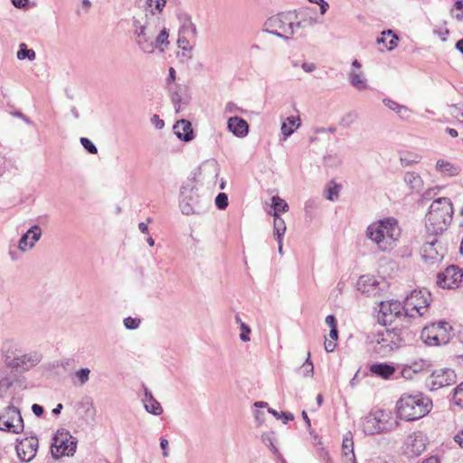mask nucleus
<instances>
[{
    "mask_svg": "<svg viewBox=\"0 0 463 463\" xmlns=\"http://www.w3.org/2000/svg\"><path fill=\"white\" fill-rule=\"evenodd\" d=\"M366 236L380 251L392 250L401 237V228L394 218L379 220L367 227Z\"/></svg>",
    "mask_w": 463,
    "mask_h": 463,
    "instance_id": "nucleus-1",
    "label": "nucleus"
},
{
    "mask_svg": "<svg viewBox=\"0 0 463 463\" xmlns=\"http://www.w3.org/2000/svg\"><path fill=\"white\" fill-rule=\"evenodd\" d=\"M453 216L452 203L449 198L434 200L425 217V229L430 236H438L448 230Z\"/></svg>",
    "mask_w": 463,
    "mask_h": 463,
    "instance_id": "nucleus-2",
    "label": "nucleus"
},
{
    "mask_svg": "<svg viewBox=\"0 0 463 463\" xmlns=\"http://www.w3.org/2000/svg\"><path fill=\"white\" fill-rule=\"evenodd\" d=\"M295 18L296 14L292 12L278 14L267 19L263 24V31L284 40H289L296 29L312 26L315 23L311 18L295 23Z\"/></svg>",
    "mask_w": 463,
    "mask_h": 463,
    "instance_id": "nucleus-3",
    "label": "nucleus"
},
{
    "mask_svg": "<svg viewBox=\"0 0 463 463\" xmlns=\"http://www.w3.org/2000/svg\"><path fill=\"white\" fill-rule=\"evenodd\" d=\"M432 409V401L422 392L403 394L397 402L398 416L407 421L419 420Z\"/></svg>",
    "mask_w": 463,
    "mask_h": 463,
    "instance_id": "nucleus-4",
    "label": "nucleus"
},
{
    "mask_svg": "<svg viewBox=\"0 0 463 463\" xmlns=\"http://www.w3.org/2000/svg\"><path fill=\"white\" fill-rule=\"evenodd\" d=\"M410 335L411 332L408 329L395 327L373 333L368 339L374 351L385 356L402 345L410 337Z\"/></svg>",
    "mask_w": 463,
    "mask_h": 463,
    "instance_id": "nucleus-5",
    "label": "nucleus"
},
{
    "mask_svg": "<svg viewBox=\"0 0 463 463\" xmlns=\"http://www.w3.org/2000/svg\"><path fill=\"white\" fill-rule=\"evenodd\" d=\"M160 27V18L153 9L146 12L145 21L134 19V34L138 48L145 53H153V40Z\"/></svg>",
    "mask_w": 463,
    "mask_h": 463,
    "instance_id": "nucleus-6",
    "label": "nucleus"
},
{
    "mask_svg": "<svg viewBox=\"0 0 463 463\" xmlns=\"http://www.w3.org/2000/svg\"><path fill=\"white\" fill-rule=\"evenodd\" d=\"M179 199V206L183 214H200L204 212V204L200 199L193 182L188 181L181 186Z\"/></svg>",
    "mask_w": 463,
    "mask_h": 463,
    "instance_id": "nucleus-7",
    "label": "nucleus"
},
{
    "mask_svg": "<svg viewBox=\"0 0 463 463\" xmlns=\"http://www.w3.org/2000/svg\"><path fill=\"white\" fill-rule=\"evenodd\" d=\"M430 303V293L427 289H415L404 299V315L410 317H422L428 311Z\"/></svg>",
    "mask_w": 463,
    "mask_h": 463,
    "instance_id": "nucleus-8",
    "label": "nucleus"
},
{
    "mask_svg": "<svg viewBox=\"0 0 463 463\" xmlns=\"http://www.w3.org/2000/svg\"><path fill=\"white\" fill-rule=\"evenodd\" d=\"M16 398L13 397L11 403L0 411V430L14 434L24 431V424L20 410L14 406Z\"/></svg>",
    "mask_w": 463,
    "mask_h": 463,
    "instance_id": "nucleus-9",
    "label": "nucleus"
},
{
    "mask_svg": "<svg viewBox=\"0 0 463 463\" xmlns=\"http://www.w3.org/2000/svg\"><path fill=\"white\" fill-rule=\"evenodd\" d=\"M77 440L66 430H59L53 437L51 454L54 459L63 456H71L76 451Z\"/></svg>",
    "mask_w": 463,
    "mask_h": 463,
    "instance_id": "nucleus-10",
    "label": "nucleus"
},
{
    "mask_svg": "<svg viewBox=\"0 0 463 463\" xmlns=\"http://www.w3.org/2000/svg\"><path fill=\"white\" fill-rule=\"evenodd\" d=\"M449 329L451 326L447 322L432 323L421 330L420 337L428 345H440L449 342Z\"/></svg>",
    "mask_w": 463,
    "mask_h": 463,
    "instance_id": "nucleus-11",
    "label": "nucleus"
},
{
    "mask_svg": "<svg viewBox=\"0 0 463 463\" xmlns=\"http://www.w3.org/2000/svg\"><path fill=\"white\" fill-rule=\"evenodd\" d=\"M447 252L437 236L428 234L421 248V256L426 262L434 264L441 261Z\"/></svg>",
    "mask_w": 463,
    "mask_h": 463,
    "instance_id": "nucleus-12",
    "label": "nucleus"
},
{
    "mask_svg": "<svg viewBox=\"0 0 463 463\" xmlns=\"http://www.w3.org/2000/svg\"><path fill=\"white\" fill-rule=\"evenodd\" d=\"M406 317L404 307L398 300L382 301L380 304L378 320L383 326L392 324L397 318Z\"/></svg>",
    "mask_w": 463,
    "mask_h": 463,
    "instance_id": "nucleus-13",
    "label": "nucleus"
},
{
    "mask_svg": "<svg viewBox=\"0 0 463 463\" xmlns=\"http://www.w3.org/2000/svg\"><path fill=\"white\" fill-rule=\"evenodd\" d=\"M38 448V439L34 436H30L16 440L15 451L22 462L28 463L35 458Z\"/></svg>",
    "mask_w": 463,
    "mask_h": 463,
    "instance_id": "nucleus-14",
    "label": "nucleus"
},
{
    "mask_svg": "<svg viewBox=\"0 0 463 463\" xmlns=\"http://www.w3.org/2000/svg\"><path fill=\"white\" fill-rule=\"evenodd\" d=\"M427 437L421 431L410 434L404 441L402 449L408 458L420 456L426 449Z\"/></svg>",
    "mask_w": 463,
    "mask_h": 463,
    "instance_id": "nucleus-15",
    "label": "nucleus"
},
{
    "mask_svg": "<svg viewBox=\"0 0 463 463\" xmlns=\"http://www.w3.org/2000/svg\"><path fill=\"white\" fill-rule=\"evenodd\" d=\"M463 281V269L458 266H449L443 272L437 275V284L442 288L458 287Z\"/></svg>",
    "mask_w": 463,
    "mask_h": 463,
    "instance_id": "nucleus-16",
    "label": "nucleus"
},
{
    "mask_svg": "<svg viewBox=\"0 0 463 463\" xmlns=\"http://www.w3.org/2000/svg\"><path fill=\"white\" fill-rule=\"evenodd\" d=\"M457 382V375L452 369L440 368L433 371L429 378L431 390L450 386Z\"/></svg>",
    "mask_w": 463,
    "mask_h": 463,
    "instance_id": "nucleus-17",
    "label": "nucleus"
},
{
    "mask_svg": "<svg viewBox=\"0 0 463 463\" xmlns=\"http://www.w3.org/2000/svg\"><path fill=\"white\" fill-rule=\"evenodd\" d=\"M42 360V354L38 352H31L14 358L7 357V364L12 368L28 371L37 365Z\"/></svg>",
    "mask_w": 463,
    "mask_h": 463,
    "instance_id": "nucleus-18",
    "label": "nucleus"
},
{
    "mask_svg": "<svg viewBox=\"0 0 463 463\" xmlns=\"http://www.w3.org/2000/svg\"><path fill=\"white\" fill-rule=\"evenodd\" d=\"M41 237V227L39 225L32 226L19 240L18 249L21 251H26L33 249Z\"/></svg>",
    "mask_w": 463,
    "mask_h": 463,
    "instance_id": "nucleus-19",
    "label": "nucleus"
},
{
    "mask_svg": "<svg viewBox=\"0 0 463 463\" xmlns=\"http://www.w3.org/2000/svg\"><path fill=\"white\" fill-rule=\"evenodd\" d=\"M227 128L237 137H245L249 134V124L245 119L237 116L228 119Z\"/></svg>",
    "mask_w": 463,
    "mask_h": 463,
    "instance_id": "nucleus-20",
    "label": "nucleus"
},
{
    "mask_svg": "<svg viewBox=\"0 0 463 463\" xmlns=\"http://www.w3.org/2000/svg\"><path fill=\"white\" fill-rule=\"evenodd\" d=\"M363 431L367 435H373L383 430L381 420L374 414L365 416L362 420Z\"/></svg>",
    "mask_w": 463,
    "mask_h": 463,
    "instance_id": "nucleus-21",
    "label": "nucleus"
},
{
    "mask_svg": "<svg viewBox=\"0 0 463 463\" xmlns=\"http://www.w3.org/2000/svg\"><path fill=\"white\" fill-rule=\"evenodd\" d=\"M174 132L179 139L185 142H189L194 138L192 124L185 119L178 120L174 125Z\"/></svg>",
    "mask_w": 463,
    "mask_h": 463,
    "instance_id": "nucleus-22",
    "label": "nucleus"
},
{
    "mask_svg": "<svg viewBox=\"0 0 463 463\" xmlns=\"http://www.w3.org/2000/svg\"><path fill=\"white\" fill-rule=\"evenodd\" d=\"M342 450L345 463H356L354 452L353 435L351 431H348L343 439Z\"/></svg>",
    "mask_w": 463,
    "mask_h": 463,
    "instance_id": "nucleus-23",
    "label": "nucleus"
},
{
    "mask_svg": "<svg viewBox=\"0 0 463 463\" xmlns=\"http://www.w3.org/2000/svg\"><path fill=\"white\" fill-rule=\"evenodd\" d=\"M143 403L146 411L148 413L156 416H159L163 413V408L161 404L154 398L152 392L147 388H145Z\"/></svg>",
    "mask_w": 463,
    "mask_h": 463,
    "instance_id": "nucleus-24",
    "label": "nucleus"
},
{
    "mask_svg": "<svg viewBox=\"0 0 463 463\" xmlns=\"http://www.w3.org/2000/svg\"><path fill=\"white\" fill-rule=\"evenodd\" d=\"M153 40V53L157 50L159 52H164L169 46L170 42L169 33L166 28L159 27L157 33Z\"/></svg>",
    "mask_w": 463,
    "mask_h": 463,
    "instance_id": "nucleus-25",
    "label": "nucleus"
},
{
    "mask_svg": "<svg viewBox=\"0 0 463 463\" xmlns=\"http://www.w3.org/2000/svg\"><path fill=\"white\" fill-rule=\"evenodd\" d=\"M403 180L411 192L419 193L423 188V180L416 172H407Z\"/></svg>",
    "mask_w": 463,
    "mask_h": 463,
    "instance_id": "nucleus-26",
    "label": "nucleus"
},
{
    "mask_svg": "<svg viewBox=\"0 0 463 463\" xmlns=\"http://www.w3.org/2000/svg\"><path fill=\"white\" fill-rule=\"evenodd\" d=\"M436 169L445 176L452 177L459 174L460 168L449 161L439 159L436 163Z\"/></svg>",
    "mask_w": 463,
    "mask_h": 463,
    "instance_id": "nucleus-27",
    "label": "nucleus"
},
{
    "mask_svg": "<svg viewBox=\"0 0 463 463\" xmlns=\"http://www.w3.org/2000/svg\"><path fill=\"white\" fill-rule=\"evenodd\" d=\"M383 102L389 109L394 111L402 119H408L411 115V110L409 108L401 105L391 99H383Z\"/></svg>",
    "mask_w": 463,
    "mask_h": 463,
    "instance_id": "nucleus-28",
    "label": "nucleus"
},
{
    "mask_svg": "<svg viewBox=\"0 0 463 463\" xmlns=\"http://www.w3.org/2000/svg\"><path fill=\"white\" fill-rule=\"evenodd\" d=\"M370 372L383 379H389L394 373L395 369L386 363H377L370 366Z\"/></svg>",
    "mask_w": 463,
    "mask_h": 463,
    "instance_id": "nucleus-29",
    "label": "nucleus"
},
{
    "mask_svg": "<svg viewBox=\"0 0 463 463\" xmlns=\"http://www.w3.org/2000/svg\"><path fill=\"white\" fill-rule=\"evenodd\" d=\"M349 81L358 90H364L368 88L367 80L361 71L351 70L349 73Z\"/></svg>",
    "mask_w": 463,
    "mask_h": 463,
    "instance_id": "nucleus-30",
    "label": "nucleus"
},
{
    "mask_svg": "<svg viewBox=\"0 0 463 463\" xmlns=\"http://www.w3.org/2000/svg\"><path fill=\"white\" fill-rule=\"evenodd\" d=\"M287 122H283L281 125V132L284 135L285 139L291 136L295 128H298L300 126V118L298 117H288L287 118Z\"/></svg>",
    "mask_w": 463,
    "mask_h": 463,
    "instance_id": "nucleus-31",
    "label": "nucleus"
},
{
    "mask_svg": "<svg viewBox=\"0 0 463 463\" xmlns=\"http://www.w3.org/2000/svg\"><path fill=\"white\" fill-rule=\"evenodd\" d=\"M398 37L391 31L382 33V36L377 39L378 43L385 44L388 51L393 50L397 46Z\"/></svg>",
    "mask_w": 463,
    "mask_h": 463,
    "instance_id": "nucleus-32",
    "label": "nucleus"
},
{
    "mask_svg": "<svg viewBox=\"0 0 463 463\" xmlns=\"http://www.w3.org/2000/svg\"><path fill=\"white\" fill-rule=\"evenodd\" d=\"M274 217V232L277 239L283 238L286 232V224L282 218L279 217V213H273Z\"/></svg>",
    "mask_w": 463,
    "mask_h": 463,
    "instance_id": "nucleus-33",
    "label": "nucleus"
},
{
    "mask_svg": "<svg viewBox=\"0 0 463 463\" xmlns=\"http://www.w3.org/2000/svg\"><path fill=\"white\" fill-rule=\"evenodd\" d=\"M181 32L187 36L195 37L197 30L195 24L192 22L190 17H186L182 24Z\"/></svg>",
    "mask_w": 463,
    "mask_h": 463,
    "instance_id": "nucleus-34",
    "label": "nucleus"
},
{
    "mask_svg": "<svg viewBox=\"0 0 463 463\" xmlns=\"http://www.w3.org/2000/svg\"><path fill=\"white\" fill-rule=\"evenodd\" d=\"M35 56V52L33 49H28L25 43L20 44V50L16 53L18 60L28 59L30 61H33Z\"/></svg>",
    "mask_w": 463,
    "mask_h": 463,
    "instance_id": "nucleus-35",
    "label": "nucleus"
},
{
    "mask_svg": "<svg viewBox=\"0 0 463 463\" xmlns=\"http://www.w3.org/2000/svg\"><path fill=\"white\" fill-rule=\"evenodd\" d=\"M273 213H279V212L286 213L288 210V205L285 200L279 196H273L271 198Z\"/></svg>",
    "mask_w": 463,
    "mask_h": 463,
    "instance_id": "nucleus-36",
    "label": "nucleus"
},
{
    "mask_svg": "<svg viewBox=\"0 0 463 463\" xmlns=\"http://www.w3.org/2000/svg\"><path fill=\"white\" fill-rule=\"evenodd\" d=\"M299 373L305 377H312L314 373V365L310 360V353H307V357L305 363L299 369Z\"/></svg>",
    "mask_w": 463,
    "mask_h": 463,
    "instance_id": "nucleus-37",
    "label": "nucleus"
},
{
    "mask_svg": "<svg viewBox=\"0 0 463 463\" xmlns=\"http://www.w3.org/2000/svg\"><path fill=\"white\" fill-rule=\"evenodd\" d=\"M178 47L181 48L183 52V56L186 59H191L192 54V46L189 44L188 40L185 37H179L177 41Z\"/></svg>",
    "mask_w": 463,
    "mask_h": 463,
    "instance_id": "nucleus-38",
    "label": "nucleus"
},
{
    "mask_svg": "<svg viewBox=\"0 0 463 463\" xmlns=\"http://www.w3.org/2000/svg\"><path fill=\"white\" fill-rule=\"evenodd\" d=\"M90 370L89 368H80L75 372V377L80 385H84L90 380Z\"/></svg>",
    "mask_w": 463,
    "mask_h": 463,
    "instance_id": "nucleus-39",
    "label": "nucleus"
},
{
    "mask_svg": "<svg viewBox=\"0 0 463 463\" xmlns=\"http://www.w3.org/2000/svg\"><path fill=\"white\" fill-rule=\"evenodd\" d=\"M414 373H420L429 367L427 361L420 359L408 364Z\"/></svg>",
    "mask_w": 463,
    "mask_h": 463,
    "instance_id": "nucleus-40",
    "label": "nucleus"
},
{
    "mask_svg": "<svg viewBox=\"0 0 463 463\" xmlns=\"http://www.w3.org/2000/svg\"><path fill=\"white\" fill-rule=\"evenodd\" d=\"M453 402L455 405L463 408V382L454 390Z\"/></svg>",
    "mask_w": 463,
    "mask_h": 463,
    "instance_id": "nucleus-41",
    "label": "nucleus"
},
{
    "mask_svg": "<svg viewBox=\"0 0 463 463\" xmlns=\"http://www.w3.org/2000/svg\"><path fill=\"white\" fill-rule=\"evenodd\" d=\"M13 385L12 377L6 376L0 380V398H3L7 393L9 388Z\"/></svg>",
    "mask_w": 463,
    "mask_h": 463,
    "instance_id": "nucleus-42",
    "label": "nucleus"
},
{
    "mask_svg": "<svg viewBox=\"0 0 463 463\" xmlns=\"http://www.w3.org/2000/svg\"><path fill=\"white\" fill-rule=\"evenodd\" d=\"M262 442L269 447L271 450L274 452L277 451L276 447L274 446V440H275V434L272 431L265 432L261 435Z\"/></svg>",
    "mask_w": 463,
    "mask_h": 463,
    "instance_id": "nucleus-43",
    "label": "nucleus"
},
{
    "mask_svg": "<svg viewBox=\"0 0 463 463\" xmlns=\"http://www.w3.org/2000/svg\"><path fill=\"white\" fill-rule=\"evenodd\" d=\"M123 324L127 329L135 330L139 327L141 320L139 318L128 317L123 320Z\"/></svg>",
    "mask_w": 463,
    "mask_h": 463,
    "instance_id": "nucleus-44",
    "label": "nucleus"
},
{
    "mask_svg": "<svg viewBox=\"0 0 463 463\" xmlns=\"http://www.w3.org/2000/svg\"><path fill=\"white\" fill-rule=\"evenodd\" d=\"M339 194V186L335 184L334 186H329L326 189V198L329 201L334 202L338 198Z\"/></svg>",
    "mask_w": 463,
    "mask_h": 463,
    "instance_id": "nucleus-45",
    "label": "nucleus"
},
{
    "mask_svg": "<svg viewBox=\"0 0 463 463\" xmlns=\"http://www.w3.org/2000/svg\"><path fill=\"white\" fill-rule=\"evenodd\" d=\"M215 204L218 209L224 210L228 206V196L224 193H220L215 198Z\"/></svg>",
    "mask_w": 463,
    "mask_h": 463,
    "instance_id": "nucleus-46",
    "label": "nucleus"
},
{
    "mask_svg": "<svg viewBox=\"0 0 463 463\" xmlns=\"http://www.w3.org/2000/svg\"><path fill=\"white\" fill-rule=\"evenodd\" d=\"M165 3V0H146V5L150 8H154L155 11H156L158 14H160L163 11Z\"/></svg>",
    "mask_w": 463,
    "mask_h": 463,
    "instance_id": "nucleus-47",
    "label": "nucleus"
},
{
    "mask_svg": "<svg viewBox=\"0 0 463 463\" xmlns=\"http://www.w3.org/2000/svg\"><path fill=\"white\" fill-rule=\"evenodd\" d=\"M80 144L89 153H90V154L98 153V149H97L96 146L90 139H89L87 137H81Z\"/></svg>",
    "mask_w": 463,
    "mask_h": 463,
    "instance_id": "nucleus-48",
    "label": "nucleus"
},
{
    "mask_svg": "<svg viewBox=\"0 0 463 463\" xmlns=\"http://www.w3.org/2000/svg\"><path fill=\"white\" fill-rule=\"evenodd\" d=\"M451 115L463 122V103L451 105Z\"/></svg>",
    "mask_w": 463,
    "mask_h": 463,
    "instance_id": "nucleus-49",
    "label": "nucleus"
},
{
    "mask_svg": "<svg viewBox=\"0 0 463 463\" xmlns=\"http://www.w3.org/2000/svg\"><path fill=\"white\" fill-rule=\"evenodd\" d=\"M241 334H240V338L242 342H249L250 339V334L251 332L250 326L248 325H246L245 323H241Z\"/></svg>",
    "mask_w": 463,
    "mask_h": 463,
    "instance_id": "nucleus-50",
    "label": "nucleus"
},
{
    "mask_svg": "<svg viewBox=\"0 0 463 463\" xmlns=\"http://www.w3.org/2000/svg\"><path fill=\"white\" fill-rule=\"evenodd\" d=\"M172 102L174 104L175 111L179 112L182 109V108H181L182 99L178 93H174L172 95Z\"/></svg>",
    "mask_w": 463,
    "mask_h": 463,
    "instance_id": "nucleus-51",
    "label": "nucleus"
},
{
    "mask_svg": "<svg viewBox=\"0 0 463 463\" xmlns=\"http://www.w3.org/2000/svg\"><path fill=\"white\" fill-rule=\"evenodd\" d=\"M225 112L226 113L242 112V109L241 108H239L235 103L228 102L225 106Z\"/></svg>",
    "mask_w": 463,
    "mask_h": 463,
    "instance_id": "nucleus-52",
    "label": "nucleus"
},
{
    "mask_svg": "<svg viewBox=\"0 0 463 463\" xmlns=\"http://www.w3.org/2000/svg\"><path fill=\"white\" fill-rule=\"evenodd\" d=\"M255 421L258 426H260L265 420V412L257 410L254 414Z\"/></svg>",
    "mask_w": 463,
    "mask_h": 463,
    "instance_id": "nucleus-53",
    "label": "nucleus"
},
{
    "mask_svg": "<svg viewBox=\"0 0 463 463\" xmlns=\"http://www.w3.org/2000/svg\"><path fill=\"white\" fill-rule=\"evenodd\" d=\"M325 322L330 327V329L337 327L336 319H335V316H333V315H328L326 317Z\"/></svg>",
    "mask_w": 463,
    "mask_h": 463,
    "instance_id": "nucleus-54",
    "label": "nucleus"
},
{
    "mask_svg": "<svg viewBox=\"0 0 463 463\" xmlns=\"http://www.w3.org/2000/svg\"><path fill=\"white\" fill-rule=\"evenodd\" d=\"M279 419H281L283 423L286 424L288 421L294 420V415L291 412H288V411H282Z\"/></svg>",
    "mask_w": 463,
    "mask_h": 463,
    "instance_id": "nucleus-55",
    "label": "nucleus"
},
{
    "mask_svg": "<svg viewBox=\"0 0 463 463\" xmlns=\"http://www.w3.org/2000/svg\"><path fill=\"white\" fill-rule=\"evenodd\" d=\"M336 346V343L335 340H326L325 341V349L326 352L331 353L335 350Z\"/></svg>",
    "mask_w": 463,
    "mask_h": 463,
    "instance_id": "nucleus-56",
    "label": "nucleus"
},
{
    "mask_svg": "<svg viewBox=\"0 0 463 463\" xmlns=\"http://www.w3.org/2000/svg\"><path fill=\"white\" fill-rule=\"evenodd\" d=\"M32 411L37 417H41L44 411L43 408L37 403L33 404Z\"/></svg>",
    "mask_w": 463,
    "mask_h": 463,
    "instance_id": "nucleus-57",
    "label": "nucleus"
},
{
    "mask_svg": "<svg viewBox=\"0 0 463 463\" xmlns=\"http://www.w3.org/2000/svg\"><path fill=\"white\" fill-rule=\"evenodd\" d=\"M160 447L163 449V456L164 457H168L169 453L167 451V447H168L167 439H161V440H160Z\"/></svg>",
    "mask_w": 463,
    "mask_h": 463,
    "instance_id": "nucleus-58",
    "label": "nucleus"
},
{
    "mask_svg": "<svg viewBox=\"0 0 463 463\" xmlns=\"http://www.w3.org/2000/svg\"><path fill=\"white\" fill-rule=\"evenodd\" d=\"M301 67L306 72H312L316 70L315 63L303 62Z\"/></svg>",
    "mask_w": 463,
    "mask_h": 463,
    "instance_id": "nucleus-59",
    "label": "nucleus"
},
{
    "mask_svg": "<svg viewBox=\"0 0 463 463\" xmlns=\"http://www.w3.org/2000/svg\"><path fill=\"white\" fill-rule=\"evenodd\" d=\"M412 373H414L411 371L408 364H406L402 371V374L404 378H411Z\"/></svg>",
    "mask_w": 463,
    "mask_h": 463,
    "instance_id": "nucleus-60",
    "label": "nucleus"
},
{
    "mask_svg": "<svg viewBox=\"0 0 463 463\" xmlns=\"http://www.w3.org/2000/svg\"><path fill=\"white\" fill-rule=\"evenodd\" d=\"M152 122L156 125L157 128H162L165 126L164 121L160 119L157 115L153 116Z\"/></svg>",
    "mask_w": 463,
    "mask_h": 463,
    "instance_id": "nucleus-61",
    "label": "nucleus"
},
{
    "mask_svg": "<svg viewBox=\"0 0 463 463\" xmlns=\"http://www.w3.org/2000/svg\"><path fill=\"white\" fill-rule=\"evenodd\" d=\"M317 205V201L310 199L306 202L305 209H306V211H308L309 209L316 208Z\"/></svg>",
    "mask_w": 463,
    "mask_h": 463,
    "instance_id": "nucleus-62",
    "label": "nucleus"
},
{
    "mask_svg": "<svg viewBox=\"0 0 463 463\" xmlns=\"http://www.w3.org/2000/svg\"><path fill=\"white\" fill-rule=\"evenodd\" d=\"M366 463H387V461L380 457H372L367 460Z\"/></svg>",
    "mask_w": 463,
    "mask_h": 463,
    "instance_id": "nucleus-63",
    "label": "nucleus"
},
{
    "mask_svg": "<svg viewBox=\"0 0 463 463\" xmlns=\"http://www.w3.org/2000/svg\"><path fill=\"white\" fill-rule=\"evenodd\" d=\"M455 441L463 448V430L455 436Z\"/></svg>",
    "mask_w": 463,
    "mask_h": 463,
    "instance_id": "nucleus-64",
    "label": "nucleus"
}]
</instances>
